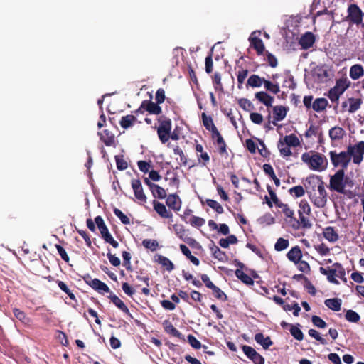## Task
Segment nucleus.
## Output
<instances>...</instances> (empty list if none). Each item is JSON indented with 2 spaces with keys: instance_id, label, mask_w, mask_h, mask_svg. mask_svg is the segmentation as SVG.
<instances>
[{
  "instance_id": "338daca9",
  "label": "nucleus",
  "mask_w": 364,
  "mask_h": 364,
  "mask_svg": "<svg viewBox=\"0 0 364 364\" xmlns=\"http://www.w3.org/2000/svg\"><path fill=\"white\" fill-rule=\"evenodd\" d=\"M58 287L60 289L65 292L71 299H75V295L70 291L67 285L62 281L58 282Z\"/></svg>"
},
{
  "instance_id": "e433bc0d",
  "label": "nucleus",
  "mask_w": 364,
  "mask_h": 364,
  "mask_svg": "<svg viewBox=\"0 0 364 364\" xmlns=\"http://www.w3.org/2000/svg\"><path fill=\"white\" fill-rule=\"evenodd\" d=\"M164 328L166 333L175 337L179 338L181 336V333L169 321H164Z\"/></svg>"
},
{
  "instance_id": "20e7f679",
  "label": "nucleus",
  "mask_w": 364,
  "mask_h": 364,
  "mask_svg": "<svg viewBox=\"0 0 364 364\" xmlns=\"http://www.w3.org/2000/svg\"><path fill=\"white\" fill-rule=\"evenodd\" d=\"M330 159L334 167H341V170L346 169L350 162V156L347 151L337 152L331 151L329 152Z\"/></svg>"
},
{
  "instance_id": "dca6fc26",
  "label": "nucleus",
  "mask_w": 364,
  "mask_h": 364,
  "mask_svg": "<svg viewBox=\"0 0 364 364\" xmlns=\"http://www.w3.org/2000/svg\"><path fill=\"white\" fill-rule=\"evenodd\" d=\"M315 42V38L312 33L307 32L299 40V45L304 50L311 48Z\"/></svg>"
},
{
  "instance_id": "6ab92c4d",
  "label": "nucleus",
  "mask_w": 364,
  "mask_h": 364,
  "mask_svg": "<svg viewBox=\"0 0 364 364\" xmlns=\"http://www.w3.org/2000/svg\"><path fill=\"white\" fill-rule=\"evenodd\" d=\"M349 75L353 80H358L364 75V68L359 64L353 65L350 68Z\"/></svg>"
},
{
  "instance_id": "7ed1b4c3",
  "label": "nucleus",
  "mask_w": 364,
  "mask_h": 364,
  "mask_svg": "<svg viewBox=\"0 0 364 364\" xmlns=\"http://www.w3.org/2000/svg\"><path fill=\"white\" fill-rule=\"evenodd\" d=\"M350 82L347 77H342L336 80V85L329 92L328 97L331 102L338 100L340 96L350 87Z\"/></svg>"
},
{
  "instance_id": "680f3d73",
  "label": "nucleus",
  "mask_w": 364,
  "mask_h": 364,
  "mask_svg": "<svg viewBox=\"0 0 364 364\" xmlns=\"http://www.w3.org/2000/svg\"><path fill=\"white\" fill-rule=\"evenodd\" d=\"M213 137L216 138L217 143L219 145H223V146L220 148L221 152L225 151V145L223 138L222 137V136L220 135V134L219 133L218 129L216 130V132H214L213 133Z\"/></svg>"
},
{
  "instance_id": "58836bf2",
  "label": "nucleus",
  "mask_w": 364,
  "mask_h": 364,
  "mask_svg": "<svg viewBox=\"0 0 364 364\" xmlns=\"http://www.w3.org/2000/svg\"><path fill=\"white\" fill-rule=\"evenodd\" d=\"M136 118L133 115H127L123 117L120 121V125L123 128H128L134 124Z\"/></svg>"
},
{
  "instance_id": "49530a36",
  "label": "nucleus",
  "mask_w": 364,
  "mask_h": 364,
  "mask_svg": "<svg viewBox=\"0 0 364 364\" xmlns=\"http://www.w3.org/2000/svg\"><path fill=\"white\" fill-rule=\"evenodd\" d=\"M206 204L211 208L214 209L218 213H222L223 212V208L216 200L208 199L206 200Z\"/></svg>"
},
{
  "instance_id": "ea45409f",
  "label": "nucleus",
  "mask_w": 364,
  "mask_h": 364,
  "mask_svg": "<svg viewBox=\"0 0 364 364\" xmlns=\"http://www.w3.org/2000/svg\"><path fill=\"white\" fill-rule=\"evenodd\" d=\"M151 191L154 197L163 199L166 197V192L164 188L158 185L151 186Z\"/></svg>"
},
{
  "instance_id": "c03bdc74",
  "label": "nucleus",
  "mask_w": 364,
  "mask_h": 364,
  "mask_svg": "<svg viewBox=\"0 0 364 364\" xmlns=\"http://www.w3.org/2000/svg\"><path fill=\"white\" fill-rule=\"evenodd\" d=\"M264 87L274 94H277L280 90L279 86L277 83H272L269 80H264Z\"/></svg>"
},
{
  "instance_id": "f704fd0d",
  "label": "nucleus",
  "mask_w": 364,
  "mask_h": 364,
  "mask_svg": "<svg viewBox=\"0 0 364 364\" xmlns=\"http://www.w3.org/2000/svg\"><path fill=\"white\" fill-rule=\"evenodd\" d=\"M282 140L290 146L296 147L300 142L298 137L294 134L285 136Z\"/></svg>"
},
{
  "instance_id": "69168bd1",
  "label": "nucleus",
  "mask_w": 364,
  "mask_h": 364,
  "mask_svg": "<svg viewBox=\"0 0 364 364\" xmlns=\"http://www.w3.org/2000/svg\"><path fill=\"white\" fill-rule=\"evenodd\" d=\"M188 341L191 346L196 348L199 349L201 347V343L199 341H198L193 336L189 335L188 336Z\"/></svg>"
},
{
  "instance_id": "a211bd4d",
  "label": "nucleus",
  "mask_w": 364,
  "mask_h": 364,
  "mask_svg": "<svg viewBox=\"0 0 364 364\" xmlns=\"http://www.w3.org/2000/svg\"><path fill=\"white\" fill-rule=\"evenodd\" d=\"M323 234L325 239L331 242H335L339 238L338 232L336 231L334 228L331 226L324 228Z\"/></svg>"
},
{
  "instance_id": "13d9d810",
  "label": "nucleus",
  "mask_w": 364,
  "mask_h": 364,
  "mask_svg": "<svg viewBox=\"0 0 364 364\" xmlns=\"http://www.w3.org/2000/svg\"><path fill=\"white\" fill-rule=\"evenodd\" d=\"M114 213L115 215L117 216L120 219V220L122 221V223L123 224H125V225L129 224V223H130L129 218L127 215H125L120 210H119L117 208H114Z\"/></svg>"
},
{
  "instance_id": "79ce46f5",
  "label": "nucleus",
  "mask_w": 364,
  "mask_h": 364,
  "mask_svg": "<svg viewBox=\"0 0 364 364\" xmlns=\"http://www.w3.org/2000/svg\"><path fill=\"white\" fill-rule=\"evenodd\" d=\"M235 274L237 277L241 279L246 284H252L253 280L252 279L245 273H244L242 270L237 269L235 272Z\"/></svg>"
},
{
  "instance_id": "473e14b6",
  "label": "nucleus",
  "mask_w": 364,
  "mask_h": 364,
  "mask_svg": "<svg viewBox=\"0 0 364 364\" xmlns=\"http://www.w3.org/2000/svg\"><path fill=\"white\" fill-rule=\"evenodd\" d=\"M202 118H203V125L205 127V128L208 130L211 131L212 133H213L214 132H216L217 128L214 125L213 119H211V117H208L205 113H203L202 114Z\"/></svg>"
},
{
  "instance_id": "1a4fd4ad",
  "label": "nucleus",
  "mask_w": 364,
  "mask_h": 364,
  "mask_svg": "<svg viewBox=\"0 0 364 364\" xmlns=\"http://www.w3.org/2000/svg\"><path fill=\"white\" fill-rule=\"evenodd\" d=\"M348 18L355 24H360L363 21V13L360 9L355 4H351L348 9Z\"/></svg>"
},
{
  "instance_id": "412c9836",
  "label": "nucleus",
  "mask_w": 364,
  "mask_h": 364,
  "mask_svg": "<svg viewBox=\"0 0 364 364\" xmlns=\"http://www.w3.org/2000/svg\"><path fill=\"white\" fill-rule=\"evenodd\" d=\"M255 97L267 107H272L274 98L265 92H258L255 94Z\"/></svg>"
},
{
  "instance_id": "a878e982",
  "label": "nucleus",
  "mask_w": 364,
  "mask_h": 364,
  "mask_svg": "<svg viewBox=\"0 0 364 364\" xmlns=\"http://www.w3.org/2000/svg\"><path fill=\"white\" fill-rule=\"evenodd\" d=\"M328 103L327 100L325 98H317L312 104V109L317 112H322L326 108Z\"/></svg>"
},
{
  "instance_id": "f3484780",
  "label": "nucleus",
  "mask_w": 364,
  "mask_h": 364,
  "mask_svg": "<svg viewBox=\"0 0 364 364\" xmlns=\"http://www.w3.org/2000/svg\"><path fill=\"white\" fill-rule=\"evenodd\" d=\"M166 205L171 209L178 211L181 207V201L179 198L175 195H169L166 198Z\"/></svg>"
},
{
  "instance_id": "2f4dec72",
  "label": "nucleus",
  "mask_w": 364,
  "mask_h": 364,
  "mask_svg": "<svg viewBox=\"0 0 364 364\" xmlns=\"http://www.w3.org/2000/svg\"><path fill=\"white\" fill-rule=\"evenodd\" d=\"M100 139L104 141L107 146H110L114 142V135L110 133L108 130H104L100 134Z\"/></svg>"
},
{
  "instance_id": "ddd939ff",
  "label": "nucleus",
  "mask_w": 364,
  "mask_h": 364,
  "mask_svg": "<svg viewBox=\"0 0 364 364\" xmlns=\"http://www.w3.org/2000/svg\"><path fill=\"white\" fill-rule=\"evenodd\" d=\"M312 76L316 82H324L328 77V70L324 66H317L313 70Z\"/></svg>"
},
{
  "instance_id": "c85d7f7f",
  "label": "nucleus",
  "mask_w": 364,
  "mask_h": 364,
  "mask_svg": "<svg viewBox=\"0 0 364 364\" xmlns=\"http://www.w3.org/2000/svg\"><path fill=\"white\" fill-rule=\"evenodd\" d=\"M255 339L257 343L262 346L265 349L268 348L272 344L270 338L264 337L262 333H257L255 336Z\"/></svg>"
},
{
  "instance_id": "9d476101",
  "label": "nucleus",
  "mask_w": 364,
  "mask_h": 364,
  "mask_svg": "<svg viewBox=\"0 0 364 364\" xmlns=\"http://www.w3.org/2000/svg\"><path fill=\"white\" fill-rule=\"evenodd\" d=\"M259 34L260 31H253L249 38V41L251 46L257 50V53L262 55L264 51L265 47L263 41L258 38Z\"/></svg>"
},
{
  "instance_id": "c9c22d12",
  "label": "nucleus",
  "mask_w": 364,
  "mask_h": 364,
  "mask_svg": "<svg viewBox=\"0 0 364 364\" xmlns=\"http://www.w3.org/2000/svg\"><path fill=\"white\" fill-rule=\"evenodd\" d=\"M278 149L280 154L284 156H289L291 155L290 146L287 144L282 139H280L278 142Z\"/></svg>"
},
{
  "instance_id": "6e6d98bb",
  "label": "nucleus",
  "mask_w": 364,
  "mask_h": 364,
  "mask_svg": "<svg viewBox=\"0 0 364 364\" xmlns=\"http://www.w3.org/2000/svg\"><path fill=\"white\" fill-rule=\"evenodd\" d=\"M311 321L314 325L318 328H324L326 326V323L318 316H313Z\"/></svg>"
},
{
  "instance_id": "3c124183",
  "label": "nucleus",
  "mask_w": 364,
  "mask_h": 364,
  "mask_svg": "<svg viewBox=\"0 0 364 364\" xmlns=\"http://www.w3.org/2000/svg\"><path fill=\"white\" fill-rule=\"evenodd\" d=\"M289 193L295 197L299 198L305 194V191L301 186H296L290 188Z\"/></svg>"
},
{
  "instance_id": "6e6552de",
  "label": "nucleus",
  "mask_w": 364,
  "mask_h": 364,
  "mask_svg": "<svg viewBox=\"0 0 364 364\" xmlns=\"http://www.w3.org/2000/svg\"><path fill=\"white\" fill-rule=\"evenodd\" d=\"M344 274V270L339 264H334L331 267L328 268V280L333 284H338L336 278H340Z\"/></svg>"
},
{
  "instance_id": "f257e3e1",
  "label": "nucleus",
  "mask_w": 364,
  "mask_h": 364,
  "mask_svg": "<svg viewBox=\"0 0 364 364\" xmlns=\"http://www.w3.org/2000/svg\"><path fill=\"white\" fill-rule=\"evenodd\" d=\"M302 161L315 171L321 172L327 168L326 157L318 152H306L301 155Z\"/></svg>"
},
{
  "instance_id": "b1692460",
  "label": "nucleus",
  "mask_w": 364,
  "mask_h": 364,
  "mask_svg": "<svg viewBox=\"0 0 364 364\" xmlns=\"http://www.w3.org/2000/svg\"><path fill=\"white\" fill-rule=\"evenodd\" d=\"M345 135V131L340 127H334L329 130V136L333 141H339Z\"/></svg>"
},
{
  "instance_id": "5701e85b",
  "label": "nucleus",
  "mask_w": 364,
  "mask_h": 364,
  "mask_svg": "<svg viewBox=\"0 0 364 364\" xmlns=\"http://www.w3.org/2000/svg\"><path fill=\"white\" fill-rule=\"evenodd\" d=\"M288 109L282 105L274 106L273 107L274 118L276 121L283 120L287 115Z\"/></svg>"
},
{
  "instance_id": "4c0bfd02",
  "label": "nucleus",
  "mask_w": 364,
  "mask_h": 364,
  "mask_svg": "<svg viewBox=\"0 0 364 364\" xmlns=\"http://www.w3.org/2000/svg\"><path fill=\"white\" fill-rule=\"evenodd\" d=\"M237 237L235 235H229L226 238L220 239L219 241V244L222 247L228 248L230 245L235 244V243H237Z\"/></svg>"
},
{
  "instance_id": "8fccbe9b",
  "label": "nucleus",
  "mask_w": 364,
  "mask_h": 364,
  "mask_svg": "<svg viewBox=\"0 0 364 364\" xmlns=\"http://www.w3.org/2000/svg\"><path fill=\"white\" fill-rule=\"evenodd\" d=\"M142 244L146 248L149 249L151 251L156 250L159 246L158 242L155 240L146 239L143 240Z\"/></svg>"
},
{
  "instance_id": "774afa93",
  "label": "nucleus",
  "mask_w": 364,
  "mask_h": 364,
  "mask_svg": "<svg viewBox=\"0 0 364 364\" xmlns=\"http://www.w3.org/2000/svg\"><path fill=\"white\" fill-rule=\"evenodd\" d=\"M296 264L297 265L298 269L302 272H306L310 269L309 264L305 261H301L300 259L299 262Z\"/></svg>"
},
{
  "instance_id": "5fc2aeb1",
  "label": "nucleus",
  "mask_w": 364,
  "mask_h": 364,
  "mask_svg": "<svg viewBox=\"0 0 364 364\" xmlns=\"http://www.w3.org/2000/svg\"><path fill=\"white\" fill-rule=\"evenodd\" d=\"M309 334L310 336L319 341L321 344L326 345L327 343L326 340L321 337L320 333L314 329H310L309 331Z\"/></svg>"
},
{
  "instance_id": "37998d69",
  "label": "nucleus",
  "mask_w": 364,
  "mask_h": 364,
  "mask_svg": "<svg viewBox=\"0 0 364 364\" xmlns=\"http://www.w3.org/2000/svg\"><path fill=\"white\" fill-rule=\"evenodd\" d=\"M173 152L175 155L179 156V158H176V159L179 161V163L183 165H186L187 159L182 149L176 146L173 148Z\"/></svg>"
},
{
  "instance_id": "c756f323",
  "label": "nucleus",
  "mask_w": 364,
  "mask_h": 364,
  "mask_svg": "<svg viewBox=\"0 0 364 364\" xmlns=\"http://www.w3.org/2000/svg\"><path fill=\"white\" fill-rule=\"evenodd\" d=\"M110 300L122 311L129 314V311L124 303L115 294H110L109 296Z\"/></svg>"
},
{
  "instance_id": "f03ea898",
  "label": "nucleus",
  "mask_w": 364,
  "mask_h": 364,
  "mask_svg": "<svg viewBox=\"0 0 364 364\" xmlns=\"http://www.w3.org/2000/svg\"><path fill=\"white\" fill-rule=\"evenodd\" d=\"M311 203L317 208H323L327 203V193L322 181H319L317 188L309 192Z\"/></svg>"
},
{
  "instance_id": "a18cd8bd",
  "label": "nucleus",
  "mask_w": 364,
  "mask_h": 364,
  "mask_svg": "<svg viewBox=\"0 0 364 364\" xmlns=\"http://www.w3.org/2000/svg\"><path fill=\"white\" fill-rule=\"evenodd\" d=\"M345 317L346 320L353 323L358 322L360 318L359 314L353 310H348L346 313Z\"/></svg>"
},
{
  "instance_id": "2eb2a0df",
  "label": "nucleus",
  "mask_w": 364,
  "mask_h": 364,
  "mask_svg": "<svg viewBox=\"0 0 364 364\" xmlns=\"http://www.w3.org/2000/svg\"><path fill=\"white\" fill-rule=\"evenodd\" d=\"M92 288L100 292H109L108 286L97 279H90L86 281Z\"/></svg>"
},
{
  "instance_id": "7c9ffc66",
  "label": "nucleus",
  "mask_w": 364,
  "mask_h": 364,
  "mask_svg": "<svg viewBox=\"0 0 364 364\" xmlns=\"http://www.w3.org/2000/svg\"><path fill=\"white\" fill-rule=\"evenodd\" d=\"M13 313L14 316L22 322L24 324H28L31 321L30 318L26 316V314L21 310L17 308L13 309Z\"/></svg>"
},
{
  "instance_id": "0eeeda50",
  "label": "nucleus",
  "mask_w": 364,
  "mask_h": 364,
  "mask_svg": "<svg viewBox=\"0 0 364 364\" xmlns=\"http://www.w3.org/2000/svg\"><path fill=\"white\" fill-rule=\"evenodd\" d=\"M345 173L343 170H338L331 177L330 188L338 193H343L345 189Z\"/></svg>"
},
{
  "instance_id": "72a5a7b5",
  "label": "nucleus",
  "mask_w": 364,
  "mask_h": 364,
  "mask_svg": "<svg viewBox=\"0 0 364 364\" xmlns=\"http://www.w3.org/2000/svg\"><path fill=\"white\" fill-rule=\"evenodd\" d=\"M311 209L309 203L306 200H301L299 205V215H309Z\"/></svg>"
},
{
  "instance_id": "09e8293b",
  "label": "nucleus",
  "mask_w": 364,
  "mask_h": 364,
  "mask_svg": "<svg viewBox=\"0 0 364 364\" xmlns=\"http://www.w3.org/2000/svg\"><path fill=\"white\" fill-rule=\"evenodd\" d=\"M289 246V241L284 238H279L274 245V249L277 251H282L287 248Z\"/></svg>"
},
{
  "instance_id": "0e129e2a",
  "label": "nucleus",
  "mask_w": 364,
  "mask_h": 364,
  "mask_svg": "<svg viewBox=\"0 0 364 364\" xmlns=\"http://www.w3.org/2000/svg\"><path fill=\"white\" fill-rule=\"evenodd\" d=\"M247 74H248L247 70L242 69L238 71L237 77V81H238L239 85H242L244 82L245 78L247 76ZM240 87V86H239V87Z\"/></svg>"
},
{
  "instance_id": "4d7b16f0",
  "label": "nucleus",
  "mask_w": 364,
  "mask_h": 364,
  "mask_svg": "<svg viewBox=\"0 0 364 364\" xmlns=\"http://www.w3.org/2000/svg\"><path fill=\"white\" fill-rule=\"evenodd\" d=\"M278 206L282 209V213L288 218H292L294 211L287 204L279 203Z\"/></svg>"
},
{
  "instance_id": "423d86ee",
  "label": "nucleus",
  "mask_w": 364,
  "mask_h": 364,
  "mask_svg": "<svg viewBox=\"0 0 364 364\" xmlns=\"http://www.w3.org/2000/svg\"><path fill=\"white\" fill-rule=\"evenodd\" d=\"M346 151L350 156V159H353L354 164H360L364 154V141H360L355 145L348 146Z\"/></svg>"
},
{
  "instance_id": "9b49d317",
  "label": "nucleus",
  "mask_w": 364,
  "mask_h": 364,
  "mask_svg": "<svg viewBox=\"0 0 364 364\" xmlns=\"http://www.w3.org/2000/svg\"><path fill=\"white\" fill-rule=\"evenodd\" d=\"M132 187L134 192V196L141 204L146 202V196L144 193L141 183L139 179H132Z\"/></svg>"
},
{
  "instance_id": "a19ab883",
  "label": "nucleus",
  "mask_w": 364,
  "mask_h": 364,
  "mask_svg": "<svg viewBox=\"0 0 364 364\" xmlns=\"http://www.w3.org/2000/svg\"><path fill=\"white\" fill-rule=\"evenodd\" d=\"M211 250L212 254L215 259L221 262H225L227 260V256L225 252L221 251L218 247H213Z\"/></svg>"
},
{
  "instance_id": "e2e57ef3",
  "label": "nucleus",
  "mask_w": 364,
  "mask_h": 364,
  "mask_svg": "<svg viewBox=\"0 0 364 364\" xmlns=\"http://www.w3.org/2000/svg\"><path fill=\"white\" fill-rule=\"evenodd\" d=\"M238 104L245 111H249L252 107V102L247 99H240Z\"/></svg>"
},
{
  "instance_id": "393cba45",
  "label": "nucleus",
  "mask_w": 364,
  "mask_h": 364,
  "mask_svg": "<svg viewBox=\"0 0 364 364\" xmlns=\"http://www.w3.org/2000/svg\"><path fill=\"white\" fill-rule=\"evenodd\" d=\"M154 260L161 264L162 267H165L166 270L169 272L173 269L174 266L172 262L164 256L156 255L154 257Z\"/></svg>"
},
{
  "instance_id": "bb28decb",
  "label": "nucleus",
  "mask_w": 364,
  "mask_h": 364,
  "mask_svg": "<svg viewBox=\"0 0 364 364\" xmlns=\"http://www.w3.org/2000/svg\"><path fill=\"white\" fill-rule=\"evenodd\" d=\"M264 80L257 75H252L247 80V85L252 87H259L264 84Z\"/></svg>"
},
{
  "instance_id": "603ef678",
  "label": "nucleus",
  "mask_w": 364,
  "mask_h": 364,
  "mask_svg": "<svg viewBox=\"0 0 364 364\" xmlns=\"http://www.w3.org/2000/svg\"><path fill=\"white\" fill-rule=\"evenodd\" d=\"M205 220L200 217H198V216H192L191 218L190 219V224L192 225V226H194V227H197V228H199V227H201L203 226L204 224H205Z\"/></svg>"
},
{
  "instance_id": "4be33fe9",
  "label": "nucleus",
  "mask_w": 364,
  "mask_h": 364,
  "mask_svg": "<svg viewBox=\"0 0 364 364\" xmlns=\"http://www.w3.org/2000/svg\"><path fill=\"white\" fill-rule=\"evenodd\" d=\"M287 256L290 261L293 262L294 264H297L301 259L302 253L300 248L296 246L289 251Z\"/></svg>"
},
{
  "instance_id": "bf43d9fd",
  "label": "nucleus",
  "mask_w": 364,
  "mask_h": 364,
  "mask_svg": "<svg viewBox=\"0 0 364 364\" xmlns=\"http://www.w3.org/2000/svg\"><path fill=\"white\" fill-rule=\"evenodd\" d=\"M251 121L256 124H261L263 122V117L257 112H252L250 115Z\"/></svg>"
},
{
  "instance_id": "cd10ccee",
  "label": "nucleus",
  "mask_w": 364,
  "mask_h": 364,
  "mask_svg": "<svg viewBox=\"0 0 364 364\" xmlns=\"http://www.w3.org/2000/svg\"><path fill=\"white\" fill-rule=\"evenodd\" d=\"M324 303L331 310L338 311L341 309L342 301L341 299L335 298L326 299Z\"/></svg>"
},
{
  "instance_id": "864d4df0",
  "label": "nucleus",
  "mask_w": 364,
  "mask_h": 364,
  "mask_svg": "<svg viewBox=\"0 0 364 364\" xmlns=\"http://www.w3.org/2000/svg\"><path fill=\"white\" fill-rule=\"evenodd\" d=\"M290 332L295 339L298 341H301L303 339V333L298 327L295 326H291L290 328Z\"/></svg>"
},
{
  "instance_id": "f8f14e48",
  "label": "nucleus",
  "mask_w": 364,
  "mask_h": 364,
  "mask_svg": "<svg viewBox=\"0 0 364 364\" xmlns=\"http://www.w3.org/2000/svg\"><path fill=\"white\" fill-rule=\"evenodd\" d=\"M242 350L247 358L252 360L255 364H264V358L253 348L248 346H243Z\"/></svg>"
},
{
  "instance_id": "39448f33",
  "label": "nucleus",
  "mask_w": 364,
  "mask_h": 364,
  "mask_svg": "<svg viewBox=\"0 0 364 364\" xmlns=\"http://www.w3.org/2000/svg\"><path fill=\"white\" fill-rule=\"evenodd\" d=\"M159 123V126L157 127V134L161 143L165 144L170 139L171 121L169 119H160Z\"/></svg>"
},
{
  "instance_id": "de8ad7c7",
  "label": "nucleus",
  "mask_w": 364,
  "mask_h": 364,
  "mask_svg": "<svg viewBox=\"0 0 364 364\" xmlns=\"http://www.w3.org/2000/svg\"><path fill=\"white\" fill-rule=\"evenodd\" d=\"M146 110L154 114H159L161 112V108L156 103L152 102L148 103Z\"/></svg>"
},
{
  "instance_id": "aec40b11",
  "label": "nucleus",
  "mask_w": 364,
  "mask_h": 364,
  "mask_svg": "<svg viewBox=\"0 0 364 364\" xmlns=\"http://www.w3.org/2000/svg\"><path fill=\"white\" fill-rule=\"evenodd\" d=\"M154 208L156 213L162 218H170L172 217V213L167 210L166 206L157 201H154Z\"/></svg>"
},
{
  "instance_id": "052dcab7",
  "label": "nucleus",
  "mask_w": 364,
  "mask_h": 364,
  "mask_svg": "<svg viewBox=\"0 0 364 364\" xmlns=\"http://www.w3.org/2000/svg\"><path fill=\"white\" fill-rule=\"evenodd\" d=\"M299 215V220L301 223V225L304 228H310L312 226V223L310 222L308 215Z\"/></svg>"
},
{
  "instance_id": "4468645a",
  "label": "nucleus",
  "mask_w": 364,
  "mask_h": 364,
  "mask_svg": "<svg viewBox=\"0 0 364 364\" xmlns=\"http://www.w3.org/2000/svg\"><path fill=\"white\" fill-rule=\"evenodd\" d=\"M361 104V99L350 97L342 103V107L346 108L348 112L353 113L360 109Z\"/></svg>"
}]
</instances>
